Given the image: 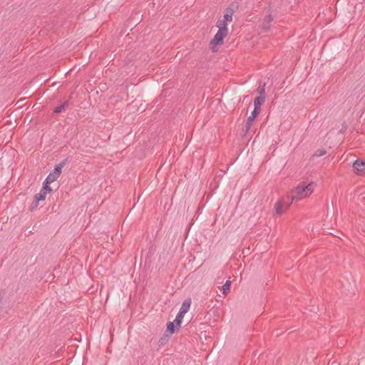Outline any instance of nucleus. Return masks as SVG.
I'll return each mask as SVG.
<instances>
[{
    "instance_id": "f257e3e1",
    "label": "nucleus",
    "mask_w": 365,
    "mask_h": 365,
    "mask_svg": "<svg viewBox=\"0 0 365 365\" xmlns=\"http://www.w3.org/2000/svg\"><path fill=\"white\" fill-rule=\"evenodd\" d=\"M316 186L317 185L314 182H300L292 190V200H301L310 197Z\"/></svg>"
},
{
    "instance_id": "f03ea898",
    "label": "nucleus",
    "mask_w": 365,
    "mask_h": 365,
    "mask_svg": "<svg viewBox=\"0 0 365 365\" xmlns=\"http://www.w3.org/2000/svg\"><path fill=\"white\" fill-rule=\"evenodd\" d=\"M217 26L219 28L214 38L210 41L209 46H220L223 43V39L227 34V23L225 21L219 19L217 22Z\"/></svg>"
},
{
    "instance_id": "7ed1b4c3",
    "label": "nucleus",
    "mask_w": 365,
    "mask_h": 365,
    "mask_svg": "<svg viewBox=\"0 0 365 365\" xmlns=\"http://www.w3.org/2000/svg\"><path fill=\"white\" fill-rule=\"evenodd\" d=\"M293 200L291 197L279 198L274 205V210L276 215H281L289 207Z\"/></svg>"
},
{
    "instance_id": "20e7f679",
    "label": "nucleus",
    "mask_w": 365,
    "mask_h": 365,
    "mask_svg": "<svg viewBox=\"0 0 365 365\" xmlns=\"http://www.w3.org/2000/svg\"><path fill=\"white\" fill-rule=\"evenodd\" d=\"M238 6L235 2H232L230 5L225 9V14L224 15V20L227 24L228 21H231L232 20V15L235 13V9H237Z\"/></svg>"
},
{
    "instance_id": "39448f33",
    "label": "nucleus",
    "mask_w": 365,
    "mask_h": 365,
    "mask_svg": "<svg viewBox=\"0 0 365 365\" xmlns=\"http://www.w3.org/2000/svg\"><path fill=\"white\" fill-rule=\"evenodd\" d=\"M61 173V166H56L54 170L47 176L45 181H46L47 184H51L53 182L56 181L58 178L60 176Z\"/></svg>"
},
{
    "instance_id": "423d86ee",
    "label": "nucleus",
    "mask_w": 365,
    "mask_h": 365,
    "mask_svg": "<svg viewBox=\"0 0 365 365\" xmlns=\"http://www.w3.org/2000/svg\"><path fill=\"white\" fill-rule=\"evenodd\" d=\"M47 194L43 192L41 190L39 193L36 195L34 201L32 203V208L35 209L38 207L39 201H43L46 199Z\"/></svg>"
},
{
    "instance_id": "0eeeda50",
    "label": "nucleus",
    "mask_w": 365,
    "mask_h": 365,
    "mask_svg": "<svg viewBox=\"0 0 365 365\" xmlns=\"http://www.w3.org/2000/svg\"><path fill=\"white\" fill-rule=\"evenodd\" d=\"M273 21V17L271 14L266 16L262 24V29L264 31H268L270 29L271 23Z\"/></svg>"
},
{
    "instance_id": "6e6552de",
    "label": "nucleus",
    "mask_w": 365,
    "mask_h": 365,
    "mask_svg": "<svg viewBox=\"0 0 365 365\" xmlns=\"http://www.w3.org/2000/svg\"><path fill=\"white\" fill-rule=\"evenodd\" d=\"M354 168L356 170L357 173H365V161L356 160L354 163Z\"/></svg>"
},
{
    "instance_id": "1a4fd4ad",
    "label": "nucleus",
    "mask_w": 365,
    "mask_h": 365,
    "mask_svg": "<svg viewBox=\"0 0 365 365\" xmlns=\"http://www.w3.org/2000/svg\"><path fill=\"white\" fill-rule=\"evenodd\" d=\"M191 305L190 299H186L184 301L180 309L179 313L184 315L188 312Z\"/></svg>"
},
{
    "instance_id": "9d476101",
    "label": "nucleus",
    "mask_w": 365,
    "mask_h": 365,
    "mask_svg": "<svg viewBox=\"0 0 365 365\" xmlns=\"http://www.w3.org/2000/svg\"><path fill=\"white\" fill-rule=\"evenodd\" d=\"M264 102V98L262 96H258L255 99L254 105H255V109L257 110H261V106Z\"/></svg>"
},
{
    "instance_id": "9b49d317",
    "label": "nucleus",
    "mask_w": 365,
    "mask_h": 365,
    "mask_svg": "<svg viewBox=\"0 0 365 365\" xmlns=\"http://www.w3.org/2000/svg\"><path fill=\"white\" fill-rule=\"evenodd\" d=\"M259 110L254 109V110L252 112L251 115L249 116L247 119V128H250L252 125V122L255 120V119L257 118L258 114L259 113Z\"/></svg>"
},
{
    "instance_id": "f8f14e48",
    "label": "nucleus",
    "mask_w": 365,
    "mask_h": 365,
    "mask_svg": "<svg viewBox=\"0 0 365 365\" xmlns=\"http://www.w3.org/2000/svg\"><path fill=\"white\" fill-rule=\"evenodd\" d=\"M178 329L179 327H176L175 321L173 322H169L167 325V331H169L170 334H173Z\"/></svg>"
},
{
    "instance_id": "ddd939ff",
    "label": "nucleus",
    "mask_w": 365,
    "mask_h": 365,
    "mask_svg": "<svg viewBox=\"0 0 365 365\" xmlns=\"http://www.w3.org/2000/svg\"><path fill=\"white\" fill-rule=\"evenodd\" d=\"M231 287V281L227 280L225 284L222 286V293L224 296H227V294L229 293L230 289Z\"/></svg>"
},
{
    "instance_id": "4468645a",
    "label": "nucleus",
    "mask_w": 365,
    "mask_h": 365,
    "mask_svg": "<svg viewBox=\"0 0 365 365\" xmlns=\"http://www.w3.org/2000/svg\"><path fill=\"white\" fill-rule=\"evenodd\" d=\"M184 317V315L180 314L178 312V315L176 316V318L175 319V323L176 324L177 327H180V324H182V319Z\"/></svg>"
},
{
    "instance_id": "2eb2a0df",
    "label": "nucleus",
    "mask_w": 365,
    "mask_h": 365,
    "mask_svg": "<svg viewBox=\"0 0 365 365\" xmlns=\"http://www.w3.org/2000/svg\"><path fill=\"white\" fill-rule=\"evenodd\" d=\"M50 184H47L46 181L44 180L43 182V186L41 189V190L44 192H46L47 195L51 193L52 192V189L49 186Z\"/></svg>"
},
{
    "instance_id": "dca6fc26",
    "label": "nucleus",
    "mask_w": 365,
    "mask_h": 365,
    "mask_svg": "<svg viewBox=\"0 0 365 365\" xmlns=\"http://www.w3.org/2000/svg\"><path fill=\"white\" fill-rule=\"evenodd\" d=\"M63 109H64V106L62 105V106L56 107L54 110V112L56 113H61Z\"/></svg>"
},
{
    "instance_id": "f3484780",
    "label": "nucleus",
    "mask_w": 365,
    "mask_h": 365,
    "mask_svg": "<svg viewBox=\"0 0 365 365\" xmlns=\"http://www.w3.org/2000/svg\"><path fill=\"white\" fill-rule=\"evenodd\" d=\"M324 154V152H319V153H316V155H317V156H321V155H323Z\"/></svg>"
}]
</instances>
